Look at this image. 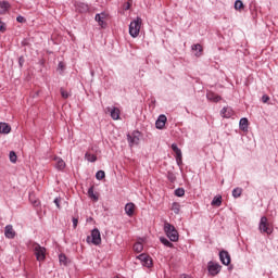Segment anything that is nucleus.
Instances as JSON below:
<instances>
[{
    "mask_svg": "<svg viewBox=\"0 0 278 278\" xmlns=\"http://www.w3.org/2000/svg\"><path fill=\"white\" fill-rule=\"evenodd\" d=\"M4 235H5V238H9L10 240H12L16 236V231H14V228L12 227V225H7L4 228Z\"/></svg>",
    "mask_w": 278,
    "mask_h": 278,
    "instance_id": "nucleus-13",
    "label": "nucleus"
},
{
    "mask_svg": "<svg viewBox=\"0 0 278 278\" xmlns=\"http://www.w3.org/2000/svg\"><path fill=\"white\" fill-rule=\"evenodd\" d=\"M16 21H17V23H25V17L20 15L16 17Z\"/></svg>",
    "mask_w": 278,
    "mask_h": 278,
    "instance_id": "nucleus-43",
    "label": "nucleus"
},
{
    "mask_svg": "<svg viewBox=\"0 0 278 278\" xmlns=\"http://www.w3.org/2000/svg\"><path fill=\"white\" fill-rule=\"evenodd\" d=\"M130 8H131V2L124 3V10H130Z\"/></svg>",
    "mask_w": 278,
    "mask_h": 278,
    "instance_id": "nucleus-42",
    "label": "nucleus"
},
{
    "mask_svg": "<svg viewBox=\"0 0 278 278\" xmlns=\"http://www.w3.org/2000/svg\"><path fill=\"white\" fill-rule=\"evenodd\" d=\"M180 278H192V276H189V275L182 274V275L180 276Z\"/></svg>",
    "mask_w": 278,
    "mask_h": 278,
    "instance_id": "nucleus-45",
    "label": "nucleus"
},
{
    "mask_svg": "<svg viewBox=\"0 0 278 278\" xmlns=\"http://www.w3.org/2000/svg\"><path fill=\"white\" fill-rule=\"evenodd\" d=\"M65 66L66 65L64 64V62H60L58 65V70L61 71V73H62V72H64Z\"/></svg>",
    "mask_w": 278,
    "mask_h": 278,
    "instance_id": "nucleus-38",
    "label": "nucleus"
},
{
    "mask_svg": "<svg viewBox=\"0 0 278 278\" xmlns=\"http://www.w3.org/2000/svg\"><path fill=\"white\" fill-rule=\"evenodd\" d=\"M239 127L241 131H249V119L247 117H243L239 122Z\"/></svg>",
    "mask_w": 278,
    "mask_h": 278,
    "instance_id": "nucleus-17",
    "label": "nucleus"
},
{
    "mask_svg": "<svg viewBox=\"0 0 278 278\" xmlns=\"http://www.w3.org/2000/svg\"><path fill=\"white\" fill-rule=\"evenodd\" d=\"M10 10V2L2 1L0 2V14H5Z\"/></svg>",
    "mask_w": 278,
    "mask_h": 278,
    "instance_id": "nucleus-19",
    "label": "nucleus"
},
{
    "mask_svg": "<svg viewBox=\"0 0 278 278\" xmlns=\"http://www.w3.org/2000/svg\"><path fill=\"white\" fill-rule=\"evenodd\" d=\"M166 121H168L166 115H160L155 123L156 129H164V127H166Z\"/></svg>",
    "mask_w": 278,
    "mask_h": 278,
    "instance_id": "nucleus-14",
    "label": "nucleus"
},
{
    "mask_svg": "<svg viewBox=\"0 0 278 278\" xmlns=\"http://www.w3.org/2000/svg\"><path fill=\"white\" fill-rule=\"evenodd\" d=\"M164 231L167 238H169L170 242H177V240H179V232L177 231V228H175V226H173L170 223H164Z\"/></svg>",
    "mask_w": 278,
    "mask_h": 278,
    "instance_id": "nucleus-1",
    "label": "nucleus"
},
{
    "mask_svg": "<svg viewBox=\"0 0 278 278\" xmlns=\"http://www.w3.org/2000/svg\"><path fill=\"white\" fill-rule=\"evenodd\" d=\"M96 179H98L99 181H101V179H105V172L103 170L97 172Z\"/></svg>",
    "mask_w": 278,
    "mask_h": 278,
    "instance_id": "nucleus-31",
    "label": "nucleus"
},
{
    "mask_svg": "<svg viewBox=\"0 0 278 278\" xmlns=\"http://www.w3.org/2000/svg\"><path fill=\"white\" fill-rule=\"evenodd\" d=\"M258 229H260L261 233H267V236H270V233H273V231H274L273 224H270V222H268V217L263 216L261 218Z\"/></svg>",
    "mask_w": 278,
    "mask_h": 278,
    "instance_id": "nucleus-4",
    "label": "nucleus"
},
{
    "mask_svg": "<svg viewBox=\"0 0 278 278\" xmlns=\"http://www.w3.org/2000/svg\"><path fill=\"white\" fill-rule=\"evenodd\" d=\"M192 51H197V52H195V55H197L198 58H200L201 53H203V46H201V43L193 45V46H192Z\"/></svg>",
    "mask_w": 278,
    "mask_h": 278,
    "instance_id": "nucleus-23",
    "label": "nucleus"
},
{
    "mask_svg": "<svg viewBox=\"0 0 278 278\" xmlns=\"http://www.w3.org/2000/svg\"><path fill=\"white\" fill-rule=\"evenodd\" d=\"M233 114V109H231L230 106H226L222 110L220 115L223 116V118H231Z\"/></svg>",
    "mask_w": 278,
    "mask_h": 278,
    "instance_id": "nucleus-15",
    "label": "nucleus"
},
{
    "mask_svg": "<svg viewBox=\"0 0 278 278\" xmlns=\"http://www.w3.org/2000/svg\"><path fill=\"white\" fill-rule=\"evenodd\" d=\"M96 21L97 23H99L100 27H105L108 24L105 23L108 21V13L102 12V13H98L96 15Z\"/></svg>",
    "mask_w": 278,
    "mask_h": 278,
    "instance_id": "nucleus-10",
    "label": "nucleus"
},
{
    "mask_svg": "<svg viewBox=\"0 0 278 278\" xmlns=\"http://www.w3.org/2000/svg\"><path fill=\"white\" fill-rule=\"evenodd\" d=\"M262 101H263V103H268V101H270V97H268V96H263V97H262Z\"/></svg>",
    "mask_w": 278,
    "mask_h": 278,
    "instance_id": "nucleus-41",
    "label": "nucleus"
},
{
    "mask_svg": "<svg viewBox=\"0 0 278 278\" xmlns=\"http://www.w3.org/2000/svg\"><path fill=\"white\" fill-rule=\"evenodd\" d=\"M87 242H91L96 247H99V244H101V232L99 231V229L96 228L91 231V236L87 237Z\"/></svg>",
    "mask_w": 278,
    "mask_h": 278,
    "instance_id": "nucleus-6",
    "label": "nucleus"
},
{
    "mask_svg": "<svg viewBox=\"0 0 278 278\" xmlns=\"http://www.w3.org/2000/svg\"><path fill=\"white\" fill-rule=\"evenodd\" d=\"M181 210V206L179 205V203L174 202L172 204V212H174V214H179V211Z\"/></svg>",
    "mask_w": 278,
    "mask_h": 278,
    "instance_id": "nucleus-28",
    "label": "nucleus"
},
{
    "mask_svg": "<svg viewBox=\"0 0 278 278\" xmlns=\"http://www.w3.org/2000/svg\"><path fill=\"white\" fill-rule=\"evenodd\" d=\"M78 12H88V4L80 3L77 8Z\"/></svg>",
    "mask_w": 278,
    "mask_h": 278,
    "instance_id": "nucleus-33",
    "label": "nucleus"
},
{
    "mask_svg": "<svg viewBox=\"0 0 278 278\" xmlns=\"http://www.w3.org/2000/svg\"><path fill=\"white\" fill-rule=\"evenodd\" d=\"M168 179H170V181H175V176L173 174H169Z\"/></svg>",
    "mask_w": 278,
    "mask_h": 278,
    "instance_id": "nucleus-44",
    "label": "nucleus"
},
{
    "mask_svg": "<svg viewBox=\"0 0 278 278\" xmlns=\"http://www.w3.org/2000/svg\"><path fill=\"white\" fill-rule=\"evenodd\" d=\"M142 27V18L137 17L135 21H132L129 25V35L132 38H138L140 36V29Z\"/></svg>",
    "mask_w": 278,
    "mask_h": 278,
    "instance_id": "nucleus-3",
    "label": "nucleus"
},
{
    "mask_svg": "<svg viewBox=\"0 0 278 278\" xmlns=\"http://www.w3.org/2000/svg\"><path fill=\"white\" fill-rule=\"evenodd\" d=\"M211 205H213L215 207H220V205H223V197H220V195L215 197L212 200Z\"/></svg>",
    "mask_w": 278,
    "mask_h": 278,
    "instance_id": "nucleus-22",
    "label": "nucleus"
},
{
    "mask_svg": "<svg viewBox=\"0 0 278 278\" xmlns=\"http://www.w3.org/2000/svg\"><path fill=\"white\" fill-rule=\"evenodd\" d=\"M172 151H174V153L176 154L177 164H181V162H182L181 150L177 147L176 143L172 144Z\"/></svg>",
    "mask_w": 278,
    "mask_h": 278,
    "instance_id": "nucleus-12",
    "label": "nucleus"
},
{
    "mask_svg": "<svg viewBox=\"0 0 278 278\" xmlns=\"http://www.w3.org/2000/svg\"><path fill=\"white\" fill-rule=\"evenodd\" d=\"M88 194L90 197V199H92L93 201H99V197H97V194H94V188H89L88 190Z\"/></svg>",
    "mask_w": 278,
    "mask_h": 278,
    "instance_id": "nucleus-27",
    "label": "nucleus"
},
{
    "mask_svg": "<svg viewBox=\"0 0 278 278\" xmlns=\"http://www.w3.org/2000/svg\"><path fill=\"white\" fill-rule=\"evenodd\" d=\"M114 278H118V276L114 277Z\"/></svg>",
    "mask_w": 278,
    "mask_h": 278,
    "instance_id": "nucleus-46",
    "label": "nucleus"
},
{
    "mask_svg": "<svg viewBox=\"0 0 278 278\" xmlns=\"http://www.w3.org/2000/svg\"><path fill=\"white\" fill-rule=\"evenodd\" d=\"M206 99H208V101H213L214 103H218V101H220L223 98H220V96H218L212 91H208L206 93Z\"/></svg>",
    "mask_w": 278,
    "mask_h": 278,
    "instance_id": "nucleus-16",
    "label": "nucleus"
},
{
    "mask_svg": "<svg viewBox=\"0 0 278 278\" xmlns=\"http://www.w3.org/2000/svg\"><path fill=\"white\" fill-rule=\"evenodd\" d=\"M31 249L37 262H45V260H47V249L45 247L39 245L37 242H33Z\"/></svg>",
    "mask_w": 278,
    "mask_h": 278,
    "instance_id": "nucleus-2",
    "label": "nucleus"
},
{
    "mask_svg": "<svg viewBox=\"0 0 278 278\" xmlns=\"http://www.w3.org/2000/svg\"><path fill=\"white\" fill-rule=\"evenodd\" d=\"M61 97L63 99H68L71 97V93H68V91L64 90V88H61Z\"/></svg>",
    "mask_w": 278,
    "mask_h": 278,
    "instance_id": "nucleus-35",
    "label": "nucleus"
},
{
    "mask_svg": "<svg viewBox=\"0 0 278 278\" xmlns=\"http://www.w3.org/2000/svg\"><path fill=\"white\" fill-rule=\"evenodd\" d=\"M72 222H73V227H74V229H77V225H78V223H79V219L73 217Z\"/></svg>",
    "mask_w": 278,
    "mask_h": 278,
    "instance_id": "nucleus-39",
    "label": "nucleus"
},
{
    "mask_svg": "<svg viewBox=\"0 0 278 278\" xmlns=\"http://www.w3.org/2000/svg\"><path fill=\"white\" fill-rule=\"evenodd\" d=\"M137 260H140L142 266H146V268H151L153 266V260L149 254H140L137 256Z\"/></svg>",
    "mask_w": 278,
    "mask_h": 278,
    "instance_id": "nucleus-7",
    "label": "nucleus"
},
{
    "mask_svg": "<svg viewBox=\"0 0 278 278\" xmlns=\"http://www.w3.org/2000/svg\"><path fill=\"white\" fill-rule=\"evenodd\" d=\"M184 194H186V190H184V188H178L175 190L176 197H184Z\"/></svg>",
    "mask_w": 278,
    "mask_h": 278,
    "instance_id": "nucleus-34",
    "label": "nucleus"
},
{
    "mask_svg": "<svg viewBox=\"0 0 278 278\" xmlns=\"http://www.w3.org/2000/svg\"><path fill=\"white\" fill-rule=\"evenodd\" d=\"M219 260L224 266H229V264H231V256L227 251L219 252Z\"/></svg>",
    "mask_w": 278,
    "mask_h": 278,
    "instance_id": "nucleus-9",
    "label": "nucleus"
},
{
    "mask_svg": "<svg viewBox=\"0 0 278 278\" xmlns=\"http://www.w3.org/2000/svg\"><path fill=\"white\" fill-rule=\"evenodd\" d=\"M207 269L212 277H216V275L220 273V266L218 265V263L208 262Z\"/></svg>",
    "mask_w": 278,
    "mask_h": 278,
    "instance_id": "nucleus-8",
    "label": "nucleus"
},
{
    "mask_svg": "<svg viewBox=\"0 0 278 278\" xmlns=\"http://www.w3.org/2000/svg\"><path fill=\"white\" fill-rule=\"evenodd\" d=\"M9 157H10V162H12L13 164H16V160H17L16 152L11 151L9 154Z\"/></svg>",
    "mask_w": 278,
    "mask_h": 278,
    "instance_id": "nucleus-30",
    "label": "nucleus"
},
{
    "mask_svg": "<svg viewBox=\"0 0 278 278\" xmlns=\"http://www.w3.org/2000/svg\"><path fill=\"white\" fill-rule=\"evenodd\" d=\"M161 242L162 244H164L165 247H168L169 249H173V243L170 241H168V239L166 238H161Z\"/></svg>",
    "mask_w": 278,
    "mask_h": 278,
    "instance_id": "nucleus-32",
    "label": "nucleus"
},
{
    "mask_svg": "<svg viewBox=\"0 0 278 278\" xmlns=\"http://www.w3.org/2000/svg\"><path fill=\"white\" fill-rule=\"evenodd\" d=\"M12 131V127L7 123H0V134H10Z\"/></svg>",
    "mask_w": 278,
    "mask_h": 278,
    "instance_id": "nucleus-20",
    "label": "nucleus"
},
{
    "mask_svg": "<svg viewBox=\"0 0 278 278\" xmlns=\"http://www.w3.org/2000/svg\"><path fill=\"white\" fill-rule=\"evenodd\" d=\"M7 29H8V28H7V26H5V23H3V22L0 21V31L3 34V33H5Z\"/></svg>",
    "mask_w": 278,
    "mask_h": 278,
    "instance_id": "nucleus-37",
    "label": "nucleus"
},
{
    "mask_svg": "<svg viewBox=\"0 0 278 278\" xmlns=\"http://www.w3.org/2000/svg\"><path fill=\"white\" fill-rule=\"evenodd\" d=\"M53 162H55L54 166L58 170H64V168H66V162H64V160H62V157L54 156Z\"/></svg>",
    "mask_w": 278,
    "mask_h": 278,
    "instance_id": "nucleus-11",
    "label": "nucleus"
},
{
    "mask_svg": "<svg viewBox=\"0 0 278 278\" xmlns=\"http://www.w3.org/2000/svg\"><path fill=\"white\" fill-rule=\"evenodd\" d=\"M241 195H242V188H236V189L232 190V197L235 199H238Z\"/></svg>",
    "mask_w": 278,
    "mask_h": 278,
    "instance_id": "nucleus-29",
    "label": "nucleus"
},
{
    "mask_svg": "<svg viewBox=\"0 0 278 278\" xmlns=\"http://www.w3.org/2000/svg\"><path fill=\"white\" fill-rule=\"evenodd\" d=\"M61 201H62V199H61V198H56V199L54 200V203H55V205H56L58 210H60V208H61V206H60Z\"/></svg>",
    "mask_w": 278,
    "mask_h": 278,
    "instance_id": "nucleus-40",
    "label": "nucleus"
},
{
    "mask_svg": "<svg viewBox=\"0 0 278 278\" xmlns=\"http://www.w3.org/2000/svg\"><path fill=\"white\" fill-rule=\"evenodd\" d=\"M85 160H87L88 162H97V155L87 152L85 154Z\"/></svg>",
    "mask_w": 278,
    "mask_h": 278,
    "instance_id": "nucleus-26",
    "label": "nucleus"
},
{
    "mask_svg": "<svg viewBox=\"0 0 278 278\" xmlns=\"http://www.w3.org/2000/svg\"><path fill=\"white\" fill-rule=\"evenodd\" d=\"M140 138H142V134L138 130H134L131 134L127 135V140L129 147H135L136 144H140Z\"/></svg>",
    "mask_w": 278,
    "mask_h": 278,
    "instance_id": "nucleus-5",
    "label": "nucleus"
},
{
    "mask_svg": "<svg viewBox=\"0 0 278 278\" xmlns=\"http://www.w3.org/2000/svg\"><path fill=\"white\" fill-rule=\"evenodd\" d=\"M66 255H64V254H61V255H59V262H60V264H63V266H66Z\"/></svg>",
    "mask_w": 278,
    "mask_h": 278,
    "instance_id": "nucleus-36",
    "label": "nucleus"
},
{
    "mask_svg": "<svg viewBox=\"0 0 278 278\" xmlns=\"http://www.w3.org/2000/svg\"><path fill=\"white\" fill-rule=\"evenodd\" d=\"M235 10H237L238 12H242L244 10V3H242L241 0H237L235 2Z\"/></svg>",
    "mask_w": 278,
    "mask_h": 278,
    "instance_id": "nucleus-25",
    "label": "nucleus"
},
{
    "mask_svg": "<svg viewBox=\"0 0 278 278\" xmlns=\"http://www.w3.org/2000/svg\"><path fill=\"white\" fill-rule=\"evenodd\" d=\"M135 253H142L144 245L141 242H136L132 247Z\"/></svg>",
    "mask_w": 278,
    "mask_h": 278,
    "instance_id": "nucleus-24",
    "label": "nucleus"
},
{
    "mask_svg": "<svg viewBox=\"0 0 278 278\" xmlns=\"http://www.w3.org/2000/svg\"><path fill=\"white\" fill-rule=\"evenodd\" d=\"M125 212L127 214V216H131L135 212H136V204L134 203H127L125 205Z\"/></svg>",
    "mask_w": 278,
    "mask_h": 278,
    "instance_id": "nucleus-18",
    "label": "nucleus"
},
{
    "mask_svg": "<svg viewBox=\"0 0 278 278\" xmlns=\"http://www.w3.org/2000/svg\"><path fill=\"white\" fill-rule=\"evenodd\" d=\"M111 117L113 121H118V118H121V110H118V108H113L111 110Z\"/></svg>",
    "mask_w": 278,
    "mask_h": 278,
    "instance_id": "nucleus-21",
    "label": "nucleus"
}]
</instances>
